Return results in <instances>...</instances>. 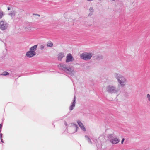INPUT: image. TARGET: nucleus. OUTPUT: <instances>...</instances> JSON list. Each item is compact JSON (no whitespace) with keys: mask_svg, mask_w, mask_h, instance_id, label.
<instances>
[{"mask_svg":"<svg viewBox=\"0 0 150 150\" xmlns=\"http://www.w3.org/2000/svg\"><path fill=\"white\" fill-rule=\"evenodd\" d=\"M59 68L71 76L74 75V71L70 68L67 67L66 64H61L58 65Z\"/></svg>","mask_w":150,"mask_h":150,"instance_id":"f257e3e1","label":"nucleus"},{"mask_svg":"<svg viewBox=\"0 0 150 150\" xmlns=\"http://www.w3.org/2000/svg\"><path fill=\"white\" fill-rule=\"evenodd\" d=\"M115 77L117 79L119 83L122 87H123L125 85V83L126 81L125 78L122 75L117 73L114 74Z\"/></svg>","mask_w":150,"mask_h":150,"instance_id":"f03ea898","label":"nucleus"},{"mask_svg":"<svg viewBox=\"0 0 150 150\" xmlns=\"http://www.w3.org/2000/svg\"><path fill=\"white\" fill-rule=\"evenodd\" d=\"M119 91V89L117 88L115 86L109 85L106 88V91L110 93L117 94Z\"/></svg>","mask_w":150,"mask_h":150,"instance_id":"7ed1b4c3","label":"nucleus"},{"mask_svg":"<svg viewBox=\"0 0 150 150\" xmlns=\"http://www.w3.org/2000/svg\"><path fill=\"white\" fill-rule=\"evenodd\" d=\"M92 56V54L91 53L85 52L80 55V57L84 60L88 61L91 59Z\"/></svg>","mask_w":150,"mask_h":150,"instance_id":"20e7f679","label":"nucleus"},{"mask_svg":"<svg viewBox=\"0 0 150 150\" xmlns=\"http://www.w3.org/2000/svg\"><path fill=\"white\" fill-rule=\"evenodd\" d=\"M8 27V24L5 23L3 21L0 22V29L2 30H5L7 29Z\"/></svg>","mask_w":150,"mask_h":150,"instance_id":"39448f33","label":"nucleus"},{"mask_svg":"<svg viewBox=\"0 0 150 150\" xmlns=\"http://www.w3.org/2000/svg\"><path fill=\"white\" fill-rule=\"evenodd\" d=\"M74 60L73 57L70 53L68 54L66 57V62L68 63L70 62H72Z\"/></svg>","mask_w":150,"mask_h":150,"instance_id":"423d86ee","label":"nucleus"},{"mask_svg":"<svg viewBox=\"0 0 150 150\" xmlns=\"http://www.w3.org/2000/svg\"><path fill=\"white\" fill-rule=\"evenodd\" d=\"M36 54L35 52H33L30 50L26 52V55L29 58H31L35 55Z\"/></svg>","mask_w":150,"mask_h":150,"instance_id":"0eeeda50","label":"nucleus"},{"mask_svg":"<svg viewBox=\"0 0 150 150\" xmlns=\"http://www.w3.org/2000/svg\"><path fill=\"white\" fill-rule=\"evenodd\" d=\"M75 101H76V97L75 96H74V97L73 99V102H72V105H71L69 107V110H72L75 106Z\"/></svg>","mask_w":150,"mask_h":150,"instance_id":"6e6552de","label":"nucleus"},{"mask_svg":"<svg viewBox=\"0 0 150 150\" xmlns=\"http://www.w3.org/2000/svg\"><path fill=\"white\" fill-rule=\"evenodd\" d=\"M71 126L72 127V129H75V132H73L72 133H74L77 132L78 129V126L77 125L74 123H71Z\"/></svg>","mask_w":150,"mask_h":150,"instance_id":"1a4fd4ad","label":"nucleus"},{"mask_svg":"<svg viewBox=\"0 0 150 150\" xmlns=\"http://www.w3.org/2000/svg\"><path fill=\"white\" fill-rule=\"evenodd\" d=\"M79 126L81 128V129L83 131L85 132L86 131V129L83 124L80 121H78L77 122Z\"/></svg>","mask_w":150,"mask_h":150,"instance_id":"9d476101","label":"nucleus"},{"mask_svg":"<svg viewBox=\"0 0 150 150\" xmlns=\"http://www.w3.org/2000/svg\"><path fill=\"white\" fill-rule=\"evenodd\" d=\"M119 141V140L117 138H115L111 140L110 142L113 144H116Z\"/></svg>","mask_w":150,"mask_h":150,"instance_id":"9b49d317","label":"nucleus"},{"mask_svg":"<svg viewBox=\"0 0 150 150\" xmlns=\"http://www.w3.org/2000/svg\"><path fill=\"white\" fill-rule=\"evenodd\" d=\"M64 57V53H61L59 54L58 55V59L59 60L61 61L62 59Z\"/></svg>","mask_w":150,"mask_h":150,"instance_id":"f8f14e48","label":"nucleus"},{"mask_svg":"<svg viewBox=\"0 0 150 150\" xmlns=\"http://www.w3.org/2000/svg\"><path fill=\"white\" fill-rule=\"evenodd\" d=\"M37 46V45H35L33 46L30 48V50L33 52H35V51L36 50Z\"/></svg>","mask_w":150,"mask_h":150,"instance_id":"ddd939ff","label":"nucleus"},{"mask_svg":"<svg viewBox=\"0 0 150 150\" xmlns=\"http://www.w3.org/2000/svg\"><path fill=\"white\" fill-rule=\"evenodd\" d=\"M47 47H51L53 46L52 43L50 41L47 42Z\"/></svg>","mask_w":150,"mask_h":150,"instance_id":"4468645a","label":"nucleus"},{"mask_svg":"<svg viewBox=\"0 0 150 150\" xmlns=\"http://www.w3.org/2000/svg\"><path fill=\"white\" fill-rule=\"evenodd\" d=\"M103 56L101 55H98L96 57V59L98 60H100L102 59Z\"/></svg>","mask_w":150,"mask_h":150,"instance_id":"2eb2a0df","label":"nucleus"},{"mask_svg":"<svg viewBox=\"0 0 150 150\" xmlns=\"http://www.w3.org/2000/svg\"><path fill=\"white\" fill-rule=\"evenodd\" d=\"M15 13H16V12L15 11H13L11 12L10 13L8 14V15L11 16L12 17L13 16H15Z\"/></svg>","mask_w":150,"mask_h":150,"instance_id":"dca6fc26","label":"nucleus"},{"mask_svg":"<svg viewBox=\"0 0 150 150\" xmlns=\"http://www.w3.org/2000/svg\"><path fill=\"white\" fill-rule=\"evenodd\" d=\"M9 74V73L7 71H4L1 75L3 76H6Z\"/></svg>","mask_w":150,"mask_h":150,"instance_id":"f3484780","label":"nucleus"},{"mask_svg":"<svg viewBox=\"0 0 150 150\" xmlns=\"http://www.w3.org/2000/svg\"><path fill=\"white\" fill-rule=\"evenodd\" d=\"M85 137L87 138V139L88 140V142L89 143H92V142L90 138L88 137V136L87 135H85Z\"/></svg>","mask_w":150,"mask_h":150,"instance_id":"a211bd4d","label":"nucleus"},{"mask_svg":"<svg viewBox=\"0 0 150 150\" xmlns=\"http://www.w3.org/2000/svg\"><path fill=\"white\" fill-rule=\"evenodd\" d=\"M0 140L2 142L4 143V141H3L2 138H3V134L2 133H0Z\"/></svg>","mask_w":150,"mask_h":150,"instance_id":"6ab92c4d","label":"nucleus"},{"mask_svg":"<svg viewBox=\"0 0 150 150\" xmlns=\"http://www.w3.org/2000/svg\"><path fill=\"white\" fill-rule=\"evenodd\" d=\"M108 138L110 139V141H111V140H112L113 138V135L112 134H110L108 136Z\"/></svg>","mask_w":150,"mask_h":150,"instance_id":"aec40b11","label":"nucleus"},{"mask_svg":"<svg viewBox=\"0 0 150 150\" xmlns=\"http://www.w3.org/2000/svg\"><path fill=\"white\" fill-rule=\"evenodd\" d=\"M91 13H93V10L92 7H91L89 9Z\"/></svg>","mask_w":150,"mask_h":150,"instance_id":"412c9836","label":"nucleus"},{"mask_svg":"<svg viewBox=\"0 0 150 150\" xmlns=\"http://www.w3.org/2000/svg\"><path fill=\"white\" fill-rule=\"evenodd\" d=\"M147 98L148 100L150 101V95L148 94L147 95Z\"/></svg>","mask_w":150,"mask_h":150,"instance_id":"4be33fe9","label":"nucleus"},{"mask_svg":"<svg viewBox=\"0 0 150 150\" xmlns=\"http://www.w3.org/2000/svg\"><path fill=\"white\" fill-rule=\"evenodd\" d=\"M44 47V46L43 45H41L40 46V48L41 50L43 49Z\"/></svg>","mask_w":150,"mask_h":150,"instance_id":"5701e85b","label":"nucleus"},{"mask_svg":"<svg viewBox=\"0 0 150 150\" xmlns=\"http://www.w3.org/2000/svg\"><path fill=\"white\" fill-rule=\"evenodd\" d=\"M3 15V12H0V19L2 18Z\"/></svg>","mask_w":150,"mask_h":150,"instance_id":"b1692460","label":"nucleus"},{"mask_svg":"<svg viewBox=\"0 0 150 150\" xmlns=\"http://www.w3.org/2000/svg\"><path fill=\"white\" fill-rule=\"evenodd\" d=\"M124 140H125V139L124 138H123V139H122V140L121 141V142L122 144H123V142H124Z\"/></svg>","mask_w":150,"mask_h":150,"instance_id":"393cba45","label":"nucleus"},{"mask_svg":"<svg viewBox=\"0 0 150 150\" xmlns=\"http://www.w3.org/2000/svg\"><path fill=\"white\" fill-rule=\"evenodd\" d=\"M64 124L66 126H67V122L65 121H64Z\"/></svg>","mask_w":150,"mask_h":150,"instance_id":"a878e982","label":"nucleus"},{"mask_svg":"<svg viewBox=\"0 0 150 150\" xmlns=\"http://www.w3.org/2000/svg\"><path fill=\"white\" fill-rule=\"evenodd\" d=\"M10 76H12L13 77H14V74H10Z\"/></svg>","mask_w":150,"mask_h":150,"instance_id":"bb28decb","label":"nucleus"},{"mask_svg":"<svg viewBox=\"0 0 150 150\" xmlns=\"http://www.w3.org/2000/svg\"><path fill=\"white\" fill-rule=\"evenodd\" d=\"M2 124H0V129H1L2 126Z\"/></svg>","mask_w":150,"mask_h":150,"instance_id":"cd10ccee","label":"nucleus"},{"mask_svg":"<svg viewBox=\"0 0 150 150\" xmlns=\"http://www.w3.org/2000/svg\"><path fill=\"white\" fill-rule=\"evenodd\" d=\"M92 13H89L88 14V16H91L92 14Z\"/></svg>","mask_w":150,"mask_h":150,"instance_id":"c85d7f7f","label":"nucleus"},{"mask_svg":"<svg viewBox=\"0 0 150 150\" xmlns=\"http://www.w3.org/2000/svg\"><path fill=\"white\" fill-rule=\"evenodd\" d=\"M7 9L8 10H10V8L9 7H8L7 8Z\"/></svg>","mask_w":150,"mask_h":150,"instance_id":"c756f323","label":"nucleus"},{"mask_svg":"<svg viewBox=\"0 0 150 150\" xmlns=\"http://www.w3.org/2000/svg\"><path fill=\"white\" fill-rule=\"evenodd\" d=\"M33 15H37L38 14H33Z\"/></svg>","mask_w":150,"mask_h":150,"instance_id":"7c9ffc66","label":"nucleus"},{"mask_svg":"<svg viewBox=\"0 0 150 150\" xmlns=\"http://www.w3.org/2000/svg\"><path fill=\"white\" fill-rule=\"evenodd\" d=\"M37 16H38L39 17L40 16V15H39V14H38Z\"/></svg>","mask_w":150,"mask_h":150,"instance_id":"2f4dec72","label":"nucleus"},{"mask_svg":"<svg viewBox=\"0 0 150 150\" xmlns=\"http://www.w3.org/2000/svg\"><path fill=\"white\" fill-rule=\"evenodd\" d=\"M1 129H0V132H1Z\"/></svg>","mask_w":150,"mask_h":150,"instance_id":"473e14b6","label":"nucleus"},{"mask_svg":"<svg viewBox=\"0 0 150 150\" xmlns=\"http://www.w3.org/2000/svg\"><path fill=\"white\" fill-rule=\"evenodd\" d=\"M0 40L2 41V40H1V39H0Z\"/></svg>","mask_w":150,"mask_h":150,"instance_id":"72a5a7b5","label":"nucleus"}]
</instances>
